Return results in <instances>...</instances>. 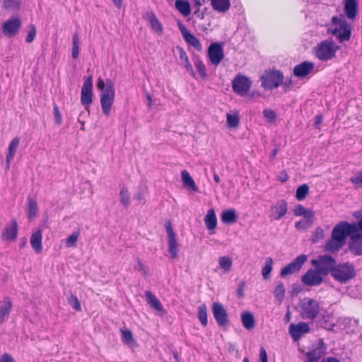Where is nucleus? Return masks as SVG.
Returning a JSON list of instances; mask_svg holds the SVG:
<instances>
[{"label":"nucleus","instance_id":"3c124183","mask_svg":"<svg viewBox=\"0 0 362 362\" xmlns=\"http://www.w3.org/2000/svg\"><path fill=\"white\" fill-rule=\"evenodd\" d=\"M79 55V38L77 33L73 35V47L71 49V56L74 59H77Z\"/></svg>","mask_w":362,"mask_h":362},{"label":"nucleus","instance_id":"8fccbe9b","mask_svg":"<svg viewBox=\"0 0 362 362\" xmlns=\"http://www.w3.org/2000/svg\"><path fill=\"white\" fill-rule=\"evenodd\" d=\"M227 124L229 127H238L240 124V118L238 114H227L226 115Z\"/></svg>","mask_w":362,"mask_h":362},{"label":"nucleus","instance_id":"7ed1b4c3","mask_svg":"<svg viewBox=\"0 0 362 362\" xmlns=\"http://www.w3.org/2000/svg\"><path fill=\"white\" fill-rule=\"evenodd\" d=\"M331 276L337 281L346 284L356 276L355 267L349 262L336 264Z\"/></svg>","mask_w":362,"mask_h":362},{"label":"nucleus","instance_id":"1a4fd4ad","mask_svg":"<svg viewBox=\"0 0 362 362\" xmlns=\"http://www.w3.org/2000/svg\"><path fill=\"white\" fill-rule=\"evenodd\" d=\"M308 260L305 255H300L296 257L291 263L283 267L281 270L280 276L286 277L299 272L305 262Z\"/></svg>","mask_w":362,"mask_h":362},{"label":"nucleus","instance_id":"680f3d73","mask_svg":"<svg viewBox=\"0 0 362 362\" xmlns=\"http://www.w3.org/2000/svg\"><path fill=\"white\" fill-rule=\"evenodd\" d=\"M78 234L73 233L68 237L66 241V245L67 247H74L78 240Z\"/></svg>","mask_w":362,"mask_h":362},{"label":"nucleus","instance_id":"cd10ccee","mask_svg":"<svg viewBox=\"0 0 362 362\" xmlns=\"http://www.w3.org/2000/svg\"><path fill=\"white\" fill-rule=\"evenodd\" d=\"M272 216L275 220H279L283 218L287 212V203L285 200H279L272 207Z\"/></svg>","mask_w":362,"mask_h":362},{"label":"nucleus","instance_id":"393cba45","mask_svg":"<svg viewBox=\"0 0 362 362\" xmlns=\"http://www.w3.org/2000/svg\"><path fill=\"white\" fill-rule=\"evenodd\" d=\"M13 303L9 297L4 298L0 305V324L6 322L12 310Z\"/></svg>","mask_w":362,"mask_h":362},{"label":"nucleus","instance_id":"37998d69","mask_svg":"<svg viewBox=\"0 0 362 362\" xmlns=\"http://www.w3.org/2000/svg\"><path fill=\"white\" fill-rule=\"evenodd\" d=\"M120 202L125 209L130 205V194L127 187L122 186L119 192Z\"/></svg>","mask_w":362,"mask_h":362},{"label":"nucleus","instance_id":"6e6552de","mask_svg":"<svg viewBox=\"0 0 362 362\" xmlns=\"http://www.w3.org/2000/svg\"><path fill=\"white\" fill-rule=\"evenodd\" d=\"M284 75L280 71H265L261 76L262 86L268 90H272L283 83Z\"/></svg>","mask_w":362,"mask_h":362},{"label":"nucleus","instance_id":"9b49d317","mask_svg":"<svg viewBox=\"0 0 362 362\" xmlns=\"http://www.w3.org/2000/svg\"><path fill=\"white\" fill-rule=\"evenodd\" d=\"M251 84L250 78L243 75H238L232 82V87L235 93L243 96L250 90Z\"/></svg>","mask_w":362,"mask_h":362},{"label":"nucleus","instance_id":"39448f33","mask_svg":"<svg viewBox=\"0 0 362 362\" xmlns=\"http://www.w3.org/2000/svg\"><path fill=\"white\" fill-rule=\"evenodd\" d=\"M301 316L303 319L314 320L318 316L320 307L319 303L313 298H305L300 303Z\"/></svg>","mask_w":362,"mask_h":362},{"label":"nucleus","instance_id":"e2e57ef3","mask_svg":"<svg viewBox=\"0 0 362 362\" xmlns=\"http://www.w3.org/2000/svg\"><path fill=\"white\" fill-rule=\"evenodd\" d=\"M54 115L55 123L57 124L58 125L61 124L62 122V118L59 112V109L57 105L54 106Z\"/></svg>","mask_w":362,"mask_h":362},{"label":"nucleus","instance_id":"bf43d9fd","mask_svg":"<svg viewBox=\"0 0 362 362\" xmlns=\"http://www.w3.org/2000/svg\"><path fill=\"white\" fill-rule=\"evenodd\" d=\"M35 35H36V28L34 25L31 24L29 26V31L27 35L25 41L28 43L32 42L34 40Z\"/></svg>","mask_w":362,"mask_h":362},{"label":"nucleus","instance_id":"052dcab7","mask_svg":"<svg viewBox=\"0 0 362 362\" xmlns=\"http://www.w3.org/2000/svg\"><path fill=\"white\" fill-rule=\"evenodd\" d=\"M136 262L135 269L141 272L144 276H147L148 274V268L141 262L139 258H137Z\"/></svg>","mask_w":362,"mask_h":362},{"label":"nucleus","instance_id":"b1692460","mask_svg":"<svg viewBox=\"0 0 362 362\" xmlns=\"http://www.w3.org/2000/svg\"><path fill=\"white\" fill-rule=\"evenodd\" d=\"M145 296L146 298L147 303L150 305L151 308L157 311L158 314L161 316L164 315L166 313L161 303L153 293H151L149 291H146L145 292Z\"/></svg>","mask_w":362,"mask_h":362},{"label":"nucleus","instance_id":"aec40b11","mask_svg":"<svg viewBox=\"0 0 362 362\" xmlns=\"http://www.w3.org/2000/svg\"><path fill=\"white\" fill-rule=\"evenodd\" d=\"M344 11L346 17L350 21H354L358 13V2L357 0H344Z\"/></svg>","mask_w":362,"mask_h":362},{"label":"nucleus","instance_id":"473e14b6","mask_svg":"<svg viewBox=\"0 0 362 362\" xmlns=\"http://www.w3.org/2000/svg\"><path fill=\"white\" fill-rule=\"evenodd\" d=\"M181 177L182 183L186 187L195 192L199 191L198 187L187 170H184L182 171Z\"/></svg>","mask_w":362,"mask_h":362},{"label":"nucleus","instance_id":"49530a36","mask_svg":"<svg viewBox=\"0 0 362 362\" xmlns=\"http://www.w3.org/2000/svg\"><path fill=\"white\" fill-rule=\"evenodd\" d=\"M309 192V187L307 184L299 186L296 189V197L298 200L302 201L305 199Z\"/></svg>","mask_w":362,"mask_h":362},{"label":"nucleus","instance_id":"ddd939ff","mask_svg":"<svg viewBox=\"0 0 362 362\" xmlns=\"http://www.w3.org/2000/svg\"><path fill=\"white\" fill-rule=\"evenodd\" d=\"M208 57L211 63L218 65L224 57V52L222 45L218 42H213L208 47Z\"/></svg>","mask_w":362,"mask_h":362},{"label":"nucleus","instance_id":"f03ea898","mask_svg":"<svg viewBox=\"0 0 362 362\" xmlns=\"http://www.w3.org/2000/svg\"><path fill=\"white\" fill-rule=\"evenodd\" d=\"M340 46L337 45L332 39L321 41L314 48L315 56L322 62H327L336 57V53L339 50Z\"/></svg>","mask_w":362,"mask_h":362},{"label":"nucleus","instance_id":"72a5a7b5","mask_svg":"<svg viewBox=\"0 0 362 362\" xmlns=\"http://www.w3.org/2000/svg\"><path fill=\"white\" fill-rule=\"evenodd\" d=\"M204 223L208 230H214L217 226V218L215 211L213 209H209L204 218Z\"/></svg>","mask_w":362,"mask_h":362},{"label":"nucleus","instance_id":"58836bf2","mask_svg":"<svg viewBox=\"0 0 362 362\" xmlns=\"http://www.w3.org/2000/svg\"><path fill=\"white\" fill-rule=\"evenodd\" d=\"M175 8L184 16H188L191 13L190 5L185 0H176Z\"/></svg>","mask_w":362,"mask_h":362},{"label":"nucleus","instance_id":"f8f14e48","mask_svg":"<svg viewBox=\"0 0 362 362\" xmlns=\"http://www.w3.org/2000/svg\"><path fill=\"white\" fill-rule=\"evenodd\" d=\"M81 102L86 109L93 102V77L89 76L87 77L83 83L81 89Z\"/></svg>","mask_w":362,"mask_h":362},{"label":"nucleus","instance_id":"6ab92c4d","mask_svg":"<svg viewBox=\"0 0 362 362\" xmlns=\"http://www.w3.org/2000/svg\"><path fill=\"white\" fill-rule=\"evenodd\" d=\"M310 331V327L306 322H299L298 324H291L289 326V334L294 341H298L303 334Z\"/></svg>","mask_w":362,"mask_h":362},{"label":"nucleus","instance_id":"e433bc0d","mask_svg":"<svg viewBox=\"0 0 362 362\" xmlns=\"http://www.w3.org/2000/svg\"><path fill=\"white\" fill-rule=\"evenodd\" d=\"M345 243L338 240L334 239L333 237L326 243L325 250L330 252H335L339 251Z\"/></svg>","mask_w":362,"mask_h":362},{"label":"nucleus","instance_id":"f704fd0d","mask_svg":"<svg viewBox=\"0 0 362 362\" xmlns=\"http://www.w3.org/2000/svg\"><path fill=\"white\" fill-rule=\"evenodd\" d=\"M221 221L226 224H231L236 222L238 214L235 209H228L222 212Z\"/></svg>","mask_w":362,"mask_h":362},{"label":"nucleus","instance_id":"774afa93","mask_svg":"<svg viewBox=\"0 0 362 362\" xmlns=\"http://www.w3.org/2000/svg\"><path fill=\"white\" fill-rule=\"evenodd\" d=\"M97 87L102 93H103L106 88V81L105 82L103 79L99 78L97 82Z\"/></svg>","mask_w":362,"mask_h":362},{"label":"nucleus","instance_id":"9d476101","mask_svg":"<svg viewBox=\"0 0 362 362\" xmlns=\"http://www.w3.org/2000/svg\"><path fill=\"white\" fill-rule=\"evenodd\" d=\"M349 247L356 255H362V218L357 222L356 232L350 238Z\"/></svg>","mask_w":362,"mask_h":362},{"label":"nucleus","instance_id":"6e6d98bb","mask_svg":"<svg viewBox=\"0 0 362 362\" xmlns=\"http://www.w3.org/2000/svg\"><path fill=\"white\" fill-rule=\"evenodd\" d=\"M263 115L267 119L268 122L272 123L276 121V114L271 109H264L263 110Z\"/></svg>","mask_w":362,"mask_h":362},{"label":"nucleus","instance_id":"c85d7f7f","mask_svg":"<svg viewBox=\"0 0 362 362\" xmlns=\"http://www.w3.org/2000/svg\"><path fill=\"white\" fill-rule=\"evenodd\" d=\"M241 322L243 326L247 330H252L255 327V319L252 313L244 311L241 313Z\"/></svg>","mask_w":362,"mask_h":362},{"label":"nucleus","instance_id":"5fc2aeb1","mask_svg":"<svg viewBox=\"0 0 362 362\" xmlns=\"http://www.w3.org/2000/svg\"><path fill=\"white\" fill-rule=\"evenodd\" d=\"M68 303L76 311L81 310L80 301L75 295L71 294L70 296V297L68 298Z\"/></svg>","mask_w":362,"mask_h":362},{"label":"nucleus","instance_id":"09e8293b","mask_svg":"<svg viewBox=\"0 0 362 362\" xmlns=\"http://www.w3.org/2000/svg\"><path fill=\"white\" fill-rule=\"evenodd\" d=\"M194 64L201 77L203 78H206L208 75L206 72V66L202 62V61L199 57H197L194 60Z\"/></svg>","mask_w":362,"mask_h":362},{"label":"nucleus","instance_id":"bb28decb","mask_svg":"<svg viewBox=\"0 0 362 362\" xmlns=\"http://www.w3.org/2000/svg\"><path fill=\"white\" fill-rule=\"evenodd\" d=\"M18 235V223L16 219L12 220L11 225L6 226L3 233L2 238L14 241Z\"/></svg>","mask_w":362,"mask_h":362},{"label":"nucleus","instance_id":"20e7f679","mask_svg":"<svg viewBox=\"0 0 362 362\" xmlns=\"http://www.w3.org/2000/svg\"><path fill=\"white\" fill-rule=\"evenodd\" d=\"M357 223H349L342 221L336 225L332 233V237L335 240L346 243V236H351L356 232Z\"/></svg>","mask_w":362,"mask_h":362},{"label":"nucleus","instance_id":"423d86ee","mask_svg":"<svg viewBox=\"0 0 362 362\" xmlns=\"http://www.w3.org/2000/svg\"><path fill=\"white\" fill-rule=\"evenodd\" d=\"M311 263L320 273L323 276H327L329 274L332 275L336 264V260L331 255H319L317 259H312Z\"/></svg>","mask_w":362,"mask_h":362},{"label":"nucleus","instance_id":"a18cd8bd","mask_svg":"<svg viewBox=\"0 0 362 362\" xmlns=\"http://www.w3.org/2000/svg\"><path fill=\"white\" fill-rule=\"evenodd\" d=\"M198 318L201 324L204 327H206L208 325L207 320V308L205 304L200 305L198 308Z\"/></svg>","mask_w":362,"mask_h":362},{"label":"nucleus","instance_id":"c03bdc74","mask_svg":"<svg viewBox=\"0 0 362 362\" xmlns=\"http://www.w3.org/2000/svg\"><path fill=\"white\" fill-rule=\"evenodd\" d=\"M218 264L223 272L225 273H228L231 269L233 262L232 259L229 257L223 256L219 258Z\"/></svg>","mask_w":362,"mask_h":362},{"label":"nucleus","instance_id":"f257e3e1","mask_svg":"<svg viewBox=\"0 0 362 362\" xmlns=\"http://www.w3.org/2000/svg\"><path fill=\"white\" fill-rule=\"evenodd\" d=\"M333 25H339L333 29H328V33L336 36L339 42L349 41L351 36L352 25L347 22L343 14L332 18Z\"/></svg>","mask_w":362,"mask_h":362},{"label":"nucleus","instance_id":"de8ad7c7","mask_svg":"<svg viewBox=\"0 0 362 362\" xmlns=\"http://www.w3.org/2000/svg\"><path fill=\"white\" fill-rule=\"evenodd\" d=\"M272 266L273 259L271 257L266 258L264 266L262 270V274L264 279H267L269 277L270 273L272 270Z\"/></svg>","mask_w":362,"mask_h":362},{"label":"nucleus","instance_id":"338daca9","mask_svg":"<svg viewBox=\"0 0 362 362\" xmlns=\"http://www.w3.org/2000/svg\"><path fill=\"white\" fill-rule=\"evenodd\" d=\"M245 286V283L244 281L241 282L237 289V295L239 298H242L244 296V288Z\"/></svg>","mask_w":362,"mask_h":362},{"label":"nucleus","instance_id":"5701e85b","mask_svg":"<svg viewBox=\"0 0 362 362\" xmlns=\"http://www.w3.org/2000/svg\"><path fill=\"white\" fill-rule=\"evenodd\" d=\"M143 18L148 22L149 26L151 30L158 34H162L163 28L162 23L156 17L153 11H149L146 13Z\"/></svg>","mask_w":362,"mask_h":362},{"label":"nucleus","instance_id":"4c0bfd02","mask_svg":"<svg viewBox=\"0 0 362 362\" xmlns=\"http://www.w3.org/2000/svg\"><path fill=\"white\" fill-rule=\"evenodd\" d=\"M341 323L344 325V329H346L347 332H355L356 328L358 324V320L351 319L349 317H344L340 320Z\"/></svg>","mask_w":362,"mask_h":362},{"label":"nucleus","instance_id":"f3484780","mask_svg":"<svg viewBox=\"0 0 362 362\" xmlns=\"http://www.w3.org/2000/svg\"><path fill=\"white\" fill-rule=\"evenodd\" d=\"M212 312L216 322L220 327H223L228 323L227 311L221 303L214 302L212 304Z\"/></svg>","mask_w":362,"mask_h":362},{"label":"nucleus","instance_id":"412c9836","mask_svg":"<svg viewBox=\"0 0 362 362\" xmlns=\"http://www.w3.org/2000/svg\"><path fill=\"white\" fill-rule=\"evenodd\" d=\"M179 29L186 42L193 46L198 51H201L202 49V45L199 40L193 34L190 33L182 23L179 24Z\"/></svg>","mask_w":362,"mask_h":362},{"label":"nucleus","instance_id":"0e129e2a","mask_svg":"<svg viewBox=\"0 0 362 362\" xmlns=\"http://www.w3.org/2000/svg\"><path fill=\"white\" fill-rule=\"evenodd\" d=\"M351 182L355 185H361L362 184V173H359L355 176L351 177Z\"/></svg>","mask_w":362,"mask_h":362},{"label":"nucleus","instance_id":"69168bd1","mask_svg":"<svg viewBox=\"0 0 362 362\" xmlns=\"http://www.w3.org/2000/svg\"><path fill=\"white\" fill-rule=\"evenodd\" d=\"M0 362H15V361L11 354L5 353L0 357Z\"/></svg>","mask_w":362,"mask_h":362},{"label":"nucleus","instance_id":"4d7b16f0","mask_svg":"<svg viewBox=\"0 0 362 362\" xmlns=\"http://www.w3.org/2000/svg\"><path fill=\"white\" fill-rule=\"evenodd\" d=\"M313 224V221L310 220H302L297 221L295 223V227L298 230H305L308 228Z\"/></svg>","mask_w":362,"mask_h":362},{"label":"nucleus","instance_id":"a19ab883","mask_svg":"<svg viewBox=\"0 0 362 362\" xmlns=\"http://www.w3.org/2000/svg\"><path fill=\"white\" fill-rule=\"evenodd\" d=\"M122 333V340L124 344L128 345L129 346L133 347L135 344V340L133 337L132 332L129 329H121Z\"/></svg>","mask_w":362,"mask_h":362},{"label":"nucleus","instance_id":"4468645a","mask_svg":"<svg viewBox=\"0 0 362 362\" xmlns=\"http://www.w3.org/2000/svg\"><path fill=\"white\" fill-rule=\"evenodd\" d=\"M165 228L168 234V251L170 255V257L175 259L177 257L178 243L176 238V234L173 230L170 221L167 222Z\"/></svg>","mask_w":362,"mask_h":362},{"label":"nucleus","instance_id":"2eb2a0df","mask_svg":"<svg viewBox=\"0 0 362 362\" xmlns=\"http://www.w3.org/2000/svg\"><path fill=\"white\" fill-rule=\"evenodd\" d=\"M327 354V346L322 339L317 341V343L313 349L306 354L308 362H319V360Z\"/></svg>","mask_w":362,"mask_h":362},{"label":"nucleus","instance_id":"7c9ffc66","mask_svg":"<svg viewBox=\"0 0 362 362\" xmlns=\"http://www.w3.org/2000/svg\"><path fill=\"white\" fill-rule=\"evenodd\" d=\"M20 139L18 137L13 138L9 144L8 146V152L6 155V168H10L11 163L13 159L16 150L19 146Z\"/></svg>","mask_w":362,"mask_h":362},{"label":"nucleus","instance_id":"4be33fe9","mask_svg":"<svg viewBox=\"0 0 362 362\" xmlns=\"http://www.w3.org/2000/svg\"><path fill=\"white\" fill-rule=\"evenodd\" d=\"M314 69V64L311 62L305 61L297 64L293 69V75L299 78L307 76Z\"/></svg>","mask_w":362,"mask_h":362},{"label":"nucleus","instance_id":"ea45409f","mask_svg":"<svg viewBox=\"0 0 362 362\" xmlns=\"http://www.w3.org/2000/svg\"><path fill=\"white\" fill-rule=\"evenodd\" d=\"M286 288L282 281H277L274 294L279 303H281L285 298Z\"/></svg>","mask_w":362,"mask_h":362},{"label":"nucleus","instance_id":"a211bd4d","mask_svg":"<svg viewBox=\"0 0 362 362\" xmlns=\"http://www.w3.org/2000/svg\"><path fill=\"white\" fill-rule=\"evenodd\" d=\"M21 21L19 18H13L6 21L2 27L5 35L11 37L15 36L19 31Z\"/></svg>","mask_w":362,"mask_h":362},{"label":"nucleus","instance_id":"0eeeda50","mask_svg":"<svg viewBox=\"0 0 362 362\" xmlns=\"http://www.w3.org/2000/svg\"><path fill=\"white\" fill-rule=\"evenodd\" d=\"M115 100L114 84L110 79L106 80V88L100 95V104L103 112L108 116Z\"/></svg>","mask_w":362,"mask_h":362},{"label":"nucleus","instance_id":"603ef678","mask_svg":"<svg viewBox=\"0 0 362 362\" xmlns=\"http://www.w3.org/2000/svg\"><path fill=\"white\" fill-rule=\"evenodd\" d=\"M4 7L6 9L17 10L20 8V0H4Z\"/></svg>","mask_w":362,"mask_h":362},{"label":"nucleus","instance_id":"c9c22d12","mask_svg":"<svg viewBox=\"0 0 362 362\" xmlns=\"http://www.w3.org/2000/svg\"><path fill=\"white\" fill-rule=\"evenodd\" d=\"M213 8L218 12L227 11L230 6V0H211Z\"/></svg>","mask_w":362,"mask_h":362},{"label":"nucleus","instance_id":"13d9d810","mask_svg":"<svg viewBox=\"0 0 362 362\" xmlns=\"http://www.w3.org/2000/svg\"><path fill=\"white\" fill-rule=\"evenodd\" d=\"M324 238V230L320 227H318L315 229L314 235L311 238V240L313 243H317L320 240Z\"/></svg>","mask_w":362,"mask_h":362},{"label":"nucleus","instance_id":"2f4dec72","mask_svg":"<svg viewBox=\"0 0 362 362\" xmlns=\"http://www.w3.org/2000/svg\"><path fill=\"white\" fill-rule=\"evenodd\" d=\"M293 214L296 216H303L307 220L313 221L314 212L312 209H306L301 204H297L293 209Z\"/></svg>","mask_w":362,"mask_h":362},{"label":"nucleus","instance_id":"864d4df0","mask_svg":"<svg viewBox=\"0 0 362 362\" xmlns=\"http://www.w3.org/2000/svg\"><path fill=\"white\" fill-rule=\"evenodd\" d=\"M146 189L144 188H141L134 194L133 197L138 202V204H144L146 202Z\"/></svg>","mask_w":362,"mask_h":362},{"label":"nucleus","instance_id":"a878e982","mask_svg":"<svg viewBox=\"0 0 362 362\" xmlns=\"http://www.w3.org/2000/svg\"><path fill=\"white\" fill-rule=\"evenodd\" d=\"M176 49L178 52L179 59H180V64L185 66L186 70L189 72L191 76L194 78L196 76V74L193 69V67L191 64V63L189 61V58L187 57V54L186 52L184 50V49L180 46H177Z\"/></svg>","mask_w":362,"mask_h":362},{"label":"nucleus","instance_id":"79ce46f5","mask_svg":"<svg viewBox=\"0 0 362 362\" xmlns=\"http://www.w3.org/2000/svg\"><path fill=\"white\" fill-rule=\"evenodd\" d=\"M28 216L30 219L33 218L38 213L37 202L34 199L28 197Z\"/></svg>","mask_w":362,"mask_h":362},{"label":"nucleus","instance_id":"c756f323","mask_svg":"<svg viewBox=\"0 0 362 362\" xmlns=\"http://www.w3.org/2000/svg\"><path fill=\"white\" fill-rule=\"evenodd\" d=\"M42 234L40 229L33 233L30 237V245L34 251L37 254L40 253L42 250Z\"/></svg>","mask_w":362,"mask_h":362},{"label":"nucleus","instance_id":"dca6fc26","mask_svg":"<svg viewBox=\"0 0 362 362\" xmlns=\"http://www.w3.org/2000/svg\"><path fill=\"white\" fill-rule=\"evenodd\" d=\"M322 276L316 269H310L301 277V281L308 286H320L323 281Z\"/></svg>","mask_w":362,"mask_h":362}]
</instances>
